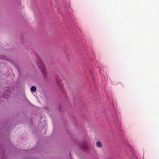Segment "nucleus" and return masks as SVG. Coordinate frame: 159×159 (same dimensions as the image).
Segmentation results:
<instances>
[{
    "label": "nucleus",
    "instance_id": "2",
    "mask_svg": "<svg viewBox=\"0 0 159 159\" xmlns=\"http://www.w3.org/2000/svg\"><path fill=\"white\" fill-rule=\"evenodd\" d=\"M4 97L7 98L8 96H10L11 94V91L9 88L6 87L4 88Z\"/></svg>",
    "mask_w": 159,
    "mask_h": 159
},
{
    "label": "nucleus",
    "instance_id": "5",
    "mask_svg": "<svg viewBox=\"0 0 159 159\" xmlns=\"http://www.w3.org/2000/svg\"><path fill=\"white\" fill-rule=\"evenodd\" d=\"M41 71H42V73L43 75V77L46 79L47 78V73L45 69H44L42 70H41Z\"/></svg>",
    "mask_w": 159,
    "mask_h": 159
},
{
    "label": "nucleus",
    "instance_id": "3",
    "mask_svg": "<svg viewBox=\"0 0 159 159\" xmlns=\"http://www.w3.org/2000/svg\"><path fill=\"white\" fill-rule=\"evenodd\" d=\"M80 148L84 151L87 150L88 149V147L86 143H82L79 145Z\"/></svg>",
    "mask_w": 159,
    "mask_h": 159
},
{
    "label": "nucleus",
    "instance_id": "7",
    "mask_svg": "<svg viewBox=\"0 0 159 159\" xmlns=\"http://www.w3.org/2000/svg\"><path fill=\"white\" fill-rule=\"evenodd\" d=\"M0 59H5L7 61H9V59L4 55L0 56Z\"/></svg>",
    "mask_w": 159,
    "mask_h": 159
},
{
    "label": "nucleus",
    "instance_id": "9",
    "mask_svg": "<svg viewBox=\"0 0 159 159\" xmlns=\"http://www.w3.org/2000/svg\"><path fill=\"white\" fill-rule=\"evenodd\" d=\"M3 132H1V133H0V136H1V135H2L3 134Z\"/></svg>",
    "mask_w": 159,
    "mask_h": 159
},
{
    "label": "nucleus",
    "instance_id": "4",
    "mask_svg": "<svg viewBox=\"0 0 159 159\" xmlns=\"http://www.w3.org/2000/svg\"><path fill=\"white\" fill-rule=\"evenodd\" d=\"M56 81L57 85L58 86V87L61 90H62V92H63L64 91V89L63 87V84L61 83L60 80L57 79H56Z\"/></svg>",
    "mask_w": 159,
    "mask_h": 159
},
{
    "label": "nucleus",
    "instance_id": "6",
    "mask_svg": "<svg viewBox=\"0 0 159 159\" xmlns=\"http://www.w3.org/2000/svg\"><path fill=\"white\" fill-rule=\"evenodd\" d=\"M36 90V88L35 86H32L30 88V90L31 92H34Z\"/></svg>",
    "mask_w": 159,
    "mask_h": 159
},
{
    "label": "nucleus",
    "instance_id": "1",
    "mask_svg": "<svg viewBox=\"0 0 159 159\" xmlns=\"http://www.w3.org/2000/svg\"><path fill=\"white\" fill-rule=\"evenodd\" d=\"M34 60L36 62L40 70L45 68L39 56L37 54H35V55L34 57Z\"/></svg>",
    "mask_w": 159,
    "mask_h": 159
},
{
    "label": "nucleus",
    "instance_id": "8",
    "mask_svg": "<svg viewBox=\"0 0 159 159\" xmlns=\"http://www.w3.org/2000/svg\"><path fill=\"white\" fill-rule=\"evenodd\" d=\"M97 146L98 147H102V144L101 142L98 141L96 143Z\"/></svg>",
    "mask_w": 159,
    "mask_h": 159
}]
</instances>
